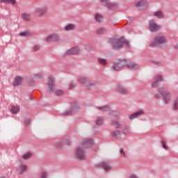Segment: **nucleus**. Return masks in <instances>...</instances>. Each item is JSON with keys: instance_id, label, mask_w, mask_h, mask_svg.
I'll use <instances>...</instances> for the list:
<instances>
[{"instance_id": "f257e3e1", "label": "nucleus", "mask_w": 178, "mask_h": 178, "mask_svg": "<svg viewBox=\"0 0 178 178\" xmlns=\"http://www.w3.org/2000/svg\"><path fill=\"white\" fill-rule=\"evenodd\" d=\"M111 47L116 51L122 49L123 47H125L127 51L130 50L131 46L129 42V40H126L124 37L122 38H113L109 40Z\"/></svg>"}, {"instance_id": "f03ea898", "label": "nucleus", "mask_w": 178, "mask_h": 178, "mask_svg": "<svg viewBox=\"0 0 178 178\" xmlns=\"http://www.w3.org/2000/svg\"><path fill=\"white\" fill-rule=\"evenodd\" d=\"M158 92L159 93L154 95L156 99H161V98H163V102L165 105L170 104L172 101V92L166 90L165 88H159L158 89Z\"/></svg>"}, {"instance_id": "7ed1b4c3", "label": "nucleus", "mask_w": 178, "mask_h": 178, "mask_svg": "<svg viewBox=\"0 0 178 178\" xmlns=\"http://www.w3.org/2000/svg\"><path fill=\"white\" fill-rule=\"evenodd\" d=\"M166 44H168V38L163 33H159L153 38L149 47L154 48V47H162V45H166Z\"/></svg>"}, {"instance_id": "20e7f679", "label": "nucleus", "mask_w": 178, "mask_h": 178, "mask_svg": "<svg viewBox=\"0 0 178 178\" xmlns=\"http://www.w3.org/2000/svg\"><path fill=\"white\" fill-rule=\"evenodd\" d=\"M74 157L79 161H84L87 154L86 153V147H83L81 145L75 149L74 153Z\"/></svg>"}, {"instance_id": "39448f33", "label": "nucleus", "mask_w": 178, "mask_h": 178, "mask_svg": "<svg viewBox=\"0 0 178 178\" xmlns=\"http://www.w3.org/2000/svg\"><path fill=\"white\" fill-rule=\"evenodd\" d=\"M56 81V79H55L53 76H49L48 77V81L47 83V92L48 94H54V92H55L56 90V84H55Z\"/></svg>"}, {"instance_id": "423d86ee", "label": "nucleus", "mask_w": 178, "mask_h": 178, "mask_svg": "<svg viewBox=\"0 0 178 178\" xmlns=\"http://www.w3.org/2000/svg\"><path fill=\"white\" fill-rule=\"evenodd\" d=\"M126 65H127V60L122 58L114 62L111 67V69L113 70H115L116 72H119V70H122L123 67H126Z\"/></svg>"}, {"instance_id": "0eeeda50", "label": "nucleus", "mask_w": 178, "mask_h": 178, "mask_svg": "<svg viewBox=\"0 0 178 178\" xmlns=\"http://www.w3.org/2000/svg\"><path fill=\"white\" fill-rule=\"evenodd\" d=\"M61 40L60 35L56 33H51L45 38L46 42H60Z\"/></svg>"}, {"instance_id": "6e6552de", "label": "nucleus", "mask_w": 178, "mask_h": 178, "mask_svg": "<svg viewBox=\"0 0 178 178\" xmlns=\"http://www.w3.org/2000/svg\"><path fill=\"white\" fill-rule=\"evenodd\" d=\"M161 29H162V26H161V25L156 24V22H155V20L152 19L149 21V31H151L152 33H157V31H159V30H161Z\"/></svg>"}, {"instance_id": "1a4fd4ad", "label": "nucleus", "mask_w": 178, "mask_h": 178, "mask_svg": "<svg viewBox=\"0 0 178 178\" xmlns=\"http://www.w3.org/2000/svg\"><path fill=\"white\" fill-rule=\"evenodd\" d=\"M79 54H80V47H75L67 51L65 53V54L63 55V58H66L67 56H70L71 55H79Z\"/></svg>"}, {"instance_id": "9d476101", "label": "nucleus", "mask_w": 178, "mask_h": 178, "mask_svg": "<svg viewBox=\"0 0 178 178\" xmlns=\"http://www.w3.org/2000/svg\"><path fill=\"white\" fill-rule=\"evenodd\" d=\"M115 91L122 94V95H126L129 94V89L122 84H117L115 86Z\"/></svg>"}, {"instance_id": "9b49d317", "label": "nucleus", "mask_w": 178, "mask_h": 178, "mask_svg": "<svg viewBox=\"0 0 178 178\" xmlns=\"http://www.w3.org/2000/svg\"><path fill=\"white\" fill-rule=\"evenodd\" d=\"M94 145V139L91 138H86L82 141V145H81L84 148H89V147H92Z\"/></svg>"}, {"instance_id": "f8f14e48", "label": "nucleus", "mask_w": 178, "mask_h": 178, "mask_svg": "<svg viewBox=\"0 0 178 178\" xmlns=\"http://www.w3.org/2000/svg\"><path fill=\"white\" fill-rule=\"evenodd\" d=\"M47 12V7L38 6V8H35L34 13H36L39 17H42L45 15V13Z\"/></svg>"}, {"instance_id": "ddd939ff", "label": "nucleus", "mask_w": 178, "mask_h": 178, "mask_svg": "<svg viewBox=\"0 0 178 178\" xmlns=\"http://www.w3.org/2000/svg\"><path fill=\"white\" fill-rule=\"evenodd\" d=\"M99 85V82L97 80L92 81L89 79L86 85V87L88 88V90H94V88H97V87H98Z\"/></svg>"}, {"instance_id": "4468645a", "label": "nucleus", "mask_w": 178, "mask_h": 178, "mask_svg": "<svg viewBox=\"0 0 178 178\" xmlns=\"http://www.w3.org/2000/svg\"><path fill=\"white\" fill-rule=\"evenodd\" d=\"M100 168H102L105 172H109L112 167H111V163L108 161H103L99 164Z\"/></svg>"}, {"instance_id": "2eb2a0df", "label": "nucleus", "mask_w": 178, "mask_h": 178, "mask_svg": "<svg viewBox=\"0 0 178 178\" xmlns=\"http://www.w3.org/2000/svg\"><path fill=\"white\" fill-rule=\"evenodd\" d=\"M145 112L143 110H139L131 115H129V119L130 120H133L134 119H137V118H140L142 115H144Z\"/></svg>"}, {"instance_id": "dca6fc26", "label": "nucleus", "mask_w": 178, "mask_h": 178, "mask_svg": "<svg viewBox=\"0 0 178 178\" xmlns=\"http://www.w3.org/2000/svg\"><path fill=\"white\" fill-rule=\"evenodd\" d=\"M79 109V106H72L70 108V110L65 111L63 113V116H69V115H72V113H74L76 111Z\"/></svg>"}, {"instance_id": "f3484780", "label": "nucleus", "mask_w": 178, "mask_h": 178, "mask_svg": "<svg viewBox=\"0 0 178 178\" xmlns=\"http://www.w3.org/2000/svg\"><path fill=\"white\" fill-rule=\"evenodd\" d=\"M148 3L144 0H141L140 1L138 2L136 4V8L139 9L140 10H143V9H145L147 8V5Z\"/></svg>"}, {"instance_id": "a211bd4d", "label": "nucleus", "mask_w": 178, "mask_h": 178, "mask_svg": "<svg viewBox=\"0 0 178 178\" xmlns=\"http://www.w3.org/2000/svg\"><path fill=\"white\" fill-rule=\"evenodd\" d=\"M111 137L115 138L116 140H120L122 138V131L120 130H115L111 133Z\"/></svg>"}, {"instance_id": "6ab92c4d", "label": "nucleus", "mask_w": 178, "mask_h": 178, "mask_svg": "<svg viewBox=\"0 0 178 178\" xmlns=\"http://www.w3.org/2000/svg\"><path fill=\"white\" fill-rule=\"evenodd\" d=\"M23 83V78L20 76H16L13 82V86L14 87H17V86H20Z\"/></svg>"}, {"instance_id": "aec40b11", "label": "nucleus", "mask_w": 178, "mask_h": 178, "mask_svg": "<svg viewBox=\"0 0 178 178\" xmlns=\"http://www.w3.org/2000/svg\"><path fill=\"white\" fill-rule=\"evenodd\" d=\"M89 80L90 79H88L87 76L84 75H80L78 76V81L81 83V84H86V86H87Z\"/></svg>"}, {"instance_id": "412c9836", "label": "nucleus", "mask_w": 178, "mask_h": 178, "mask_svg": "<svg viewBox=\"0 0 178 178\" xmlns=\"http://www.w3.org/2000/svg\"><path fill=\"white\" fill-rule=\"evenodd\" d=\"M27 170V165L21 163L19 167L17 168V172L19 175H23V173H26Z\"/></svg>"}, {"instance_id": "4be33fe9", "label": "nucleus", "mask_w": 178, "mask_h": 178, "mask_svg": "<svg viewBox=\"0 0 178 178\" xmlns=\"http://www.w3.org/2000/svg\"><path fill=\"white\" fill-rule=\"evenodd\" d=\"M104 6H106L108 9H113L114 5L110 3L109 0H100Z\"/></svg>"}, {"instance_id": "5701e85b", "label": "nucleus", "mask_w": 178, "mask_h": 178, "mask_svg": "<svg viewBox=\"0 0 178 178\" xmlns=\"http://www.w3.org/2000/svg\"><path fill=\"white\" fill-rule=\"evenodd\" d=\"M126 66H127L128 69H138V64L133 62V61H127Z\"/></svg>"}, {"instance_id": "b1692460", "label": "nucleus", "mask_w": 178, "mask_h": 178, "mask_svg": "<svg viewBox=\"0 0 178 178\" xmlns=\"http://www.w3.org/2000/svg\"><path fill=\"white\" fill-rule=\"evenodd\" d=\"M96 109H98L101 112H108V111H110L109 106L106 105V106H97Z\"/></svg>"}, {"instance_id": "393cba45", "label": "nucleus", "mask_w": 178, "mask_h": 178, "mask_svg": "<svg viewBox=\"0 0 178 178\" xmlns=\"http://www.w3.org/2000/svg\"><path fill=\"white\" fill-rule=\"evenodd\" d=\"M104 117L102 116H99L96 118L95 120V124L97 126H102L104 125Z\"/></svg>"}, {"instance_id": "a878e982", "label": "nucleus", "mask_w": 178, "mask_h": 178, "mask_svg": "<svg viewBox=\"0 0 178 178\" xmlns=\"http://www.w3.org/2000/svg\"><path fill=\"white\" fill-rule=\"evenodd\" d=\"M76 29H77V26L74 24H69L64 28L65 31H70V30H76Z\"/></svg>"}, {"instance_id": "bb28decb", "label": "nucleus", "mask_w": 178, "mask_h": 178, "mask_svg": "<svg viewBox=\"0 0 178 178\" xmlns=\"http://www.w3.org/2000/svg\"><path fill=\"white\" fill-rule=\"evenodd\" d=\"M111 124L113 126L115 129H123V124L120 123L118 121L112 120Z\"/></svg>"}, {"instance_id": "cd10ccee", "label": "nucleus", "mask_w": 178, "mask_h": 178, "mask_svg": "<svg viewBox=\"0 0 178 178\" xmlns=\"http://www.w3.org/2000/svg\"><path fill=\"white\" fill-rule=\"evenodd\" d=\"M172 111H178V97H177L172 101Z\"/></svg>"}, {"instance_id": "c85d7f7f", "label": "nucleus", "mask_w": 178, "mask_h": 178, "mask_svg": "<svg viewBox=\"0 0 178 178\" xmlns=\"http://www.w3.org/2000/svg\"><path fill=\"white\" fill-rule=\"evenodd\" d=\"M22 18L25 20V22H30V20H31V15L24 13L22 14Z\"/></svg>"}, {"instance_id": "c756f323", "label": "nucleus", "mask_w": 178, "mask_h": 178, "mask_svg": "<svg viewBox=\"0 0 178 178\" xmlns=\"http://www.w3.org/2000/svg\"><path fill=\"white\" fill-rule=\"evenodd\" d=\"M154 15L158 19H163L165 17V14H163V11L162 10L156 11Z\"/></svg>"}, {"instance_id": "7c9ffc66", "label": "nucleus", "mask_w": 178, "mask_h": 178, "mask_svg": "<svg viewBox=\"0 0 178 178\" xmlns=\"http://www.w3.org/2000/svg\"><path fill=\"white\" fill-rule=\"evenodd\" d=\"M97 62L103 66H106V65H108V60H106V58H98Z\"/></svg>"}, {"instance_id": "2f4dec72", "label": "nucleus", "mask_w": 178, "mask_h": 178, "mask_svg": "<svg viewBox=\"0 0 178 178\" xmlns=\"http://www.w3.org/2000/svg\"><path fill=\"white\" fill-rule=\"evenodd\" d=\"M10 112L13 115H16L17 113H19V112H20V107L17 106H13L10 109Z\"/></svg>"}, {"instance_id": "473e14b6", "label": "nucleus", "mask_w": 178, "mask_h": 178, "mask_svg": "<svg viewBox=\"0 0 178 178\" xmlns=\"http://www.w3.org/2000/svg\"><path fill=\"white\" fill-rule=\"evenodd\" d=\"M108 31V29L105 27L99 28L97 30V34H99V35H102V34H105Z\"/></svg>"}, {"instance_id": "72a5a7b5", "label": "nucleus", "mask_w": 178, "mask_h": 178, "mask_svg": "<svg viewBox=\"0 0 178 178\" xmlns=\"http://www.w3.org/2000/svg\"><path fill=\"white\" fill-rule=\"evenodd\" d=\"M1 3H11V5H16V0H0Z\"/></svg>"}, {"instance_id": "f704fd0d", "label": "nucleus", "mask_w": 178, "mask_h": 178, "mask_svg": "<svg viewBox=\"0 0 178 178\" xmlns=\"http://www.w3.org/2000/svg\"><path fill=\"white\" fill-rule=\"evenodd\" d=\"M53 94H54V95H57L58 97H60L61 95H63L64 92L63 90L56 88Z\"/></svg>"}, {"instance_id": "c9c22d12", "label": "nucleus", "mask_w": 178, "mask_h": 178, "mask_svg": "<svg viewBox=\"0 0 178 178\" xmlns=\"http://www.w3.org/2000/svg\"><path fill=\"white\" fill-rule=\"evenodd\" d=\"M95 19L96 22L99 23L101 22H102V20L104 19V17H102V15H101V14H97L95 17Z\"/></svg>"}, {"instance_id": "e433bc0d", "label": "nucleus", "mask_w": 178, "mask_h": 178, "mask_svg": "<svg viewBox=\"0 0 178 178\" xmlns=\"http://www.w3.org/2000/svg\"><path fill=\"white\" fill-rule=\"evenodd\" d=\"M154 80V81H157L158 83H159V81H163V76L159 74L156 75Z\"/></svg>"}, {"instance_id": "4c0bfd02", "label": "nucleus", "mask_w": 178, "mask_h": 178, "mask_svg": "<svg viewBox=\"0 0 178 178\" xmlns=\"http://www.w3.org/2000/svg\"><path fill=\"white\" fill-rule=\"evenodd\" d=\"M130 128L129 127H125L122 131L124 136H129L130 134Z\"/></svg>"}, {"instance_id": "58836bf2", "label": "nucleus", "mask_w": 178, "mask_h": 178, "mask_svg": "<svg viewBox=\"0 0 178 178\" xmlns=\"http://www.w3.org/2000/svg\"><path fill=\"white\" fill-rule=\"evenodd\" d=\"M20 37H29V35H33L29 31L22 32L19 33Z\"/></svg>"}, {"instance_id": "ea45409f", "label": "nucleus", "mask_w": 178, "mask_h": 178, "mask_svg": "<svg viewBox=\"0 0 178 178\" xmlns=\"http://www.w3.org/2000/svg\"><path fill=\"white\" fill-rule=\"evenodd\" d=\"M34 77L36 80H41V79H42L44 77V74H42V72H39L38 74H35L34 75Z\"/></svg>"}, {"instance_id": "a19ab883", "label": "nucleus", "mask_w": 178, "mask_h": 178, "mask_svg": "<svg viewBox=\"0 0 178 178\" xmlns=\"http://www.w3.org/2000/svg\"><path fill=\"white\" fill-rule=\"evenodd\" d=\"M40 177L41 178H48V177H49V173L47 171H42L40 173Z\"/></svg>"}, {"instance_id": "79ce46f5", "label": "nucleus", "mask_w": 178, "mask_h": 178, "mask_svg": "<svg viewBox=\"0 0 178 178\" xmlns=\"http://www.w3.org/2000/svg\"><path fill=\"white\" fill-rule=\"evenodd\" d=\"M31 156H33V154L31 152H27L22 156V158L23 159H29Z\"/></svg>"}, {"instance_id": "37998d69", "label": "nucleus", "mask_w": 178, "mask_h": 178, "mask_svg": "<svg viewBox=\"0 0 178 178\" xmlns=\"http://www.w3.org/2000/svg\"><path fill=\"white\" fill-rule=\"evenodd\" d=\"M152 88H158L159 87V82L154 80L153 83H152Z\"/></svg>"}, {"instance_id": "c03bdc74", "label": "nucleus", "mask_w": 178, "mask_h": 178, "mask_svg": "<svg viewBox=\"0 0 178 178\" xmlns=\"http://www.w3.org/2000/svg\"><path fill=\"white\" fill-rule=\"evenodd\" d=\"M85 48L87 51H92V49H94V47L90 44H87L85 46Z\"/></svg>"}, {"instance_id": "a18cd8bd", "label": "nucleus", "mask_w": 178, "mask_h": 178, "mask_svg": "<svg viewBox=\"0 0 178 178\" xmlns=\"http://www.w3.org/2000/svg\"><path fill=\"white\" fill-rule=\"evenodd\" d=\"M40 49H41V46L40 44H35L33 46V51L35 52H37V51H39Z\"/></svg>"}, {"instance_id": "49530a36", "label": "nucleus", "mask_w": 178, "mask_h": 178, "mask_svg": "<svg viewBox=\"0 0 178 178\" xmlns=\"http://www.w3.org/2000/svg\"><path fill=\"white\" fill-rule=\"evenodd\" d=\"M161 145H162L163 148H164V149L168 150V145H166V142H165L163 140H162L161 141Z\"/></svg>"}, {"instance_id": "de8ad7c7", "label": "nucleus", "mask_w": 178, "mask_h": 178, "mask_svg": "<svg viewBox=\"0 0 178 178\" xmlns=\"http://www.w3.org/2000/svg\"><path fill=\"white\" fill-rule=\"evenodd\" d=\"M31 122V119L30 118H26L25 120H24V124L25 125L29 127V126H30V122Z\"/></svg>"}, {"instance_id": "09e8293b", "label": "nucleus", "mask_w": 178, "mask_h": 178, "mask_svg": "<svg viewBox=\"0 0 178 178\" xmlns=\"http://www.w3.org/2000/svg\"><path fill=\"white\" fill-rule=\"evenodd\" d=\"M75 87H76V84L74 83V82L70 83V86H69L70 90H73V88H74Z\"/></svg>"}, {"instance_id": "8fccbe9b", "label": "nucleus", "mask_w": 178, "mask_h": 178, "mask_svg": "<svg viewBox=\"0 0 178 178\" xmlns=\"http://www.w3.org/2000/svg\"><path fill=\"white\" fill-rule=\"evenodd\" d=\"M120 152L122 154V156H124V158H126V153L124 152V149H121Z\"/></svg>"}, {"instance_id": "3c124183", "label": "nucleus", "mask_w": 178, "mask_h": 178, "mask_svg": "<svg viewBox=\"0 0 178 178\" xmlns=\"http://www.w3.org/2000/svg\"><path fill=\"white\" fill-rule=\"evenodd\" d=\"M65 144H66V145H70V144H72V140H70V139H67V140H65Z\"/></svg>"}, {"instance_id": "603ef678", "label": "nucleus", "mask_w": 178, "mask_h": 178, "mask_svg": "<svg viewBox=\"0 0 178 178\" xmlns=\"http://www.w3.org/2000/svg\"><path fill=\"white\" fill-rule=\"evenodd\" d=\"M111 116H119V113H116L115 111L111 112Z\"/></svg>"}, {"instance_id": "864d4df0", "label": "nucleus", "mask_w": 178, "mask_h": 178, "mask_svg": "<svg viewBox=\"0 0 178 178\" xmlns=\"http://www.w3.org/2000/svg\"><path fill=\"white\" fill-rule=\"evenodd\" d=\"M56 145H57V148L58 149L62 148V143L58 142L56 143Z\"/></svg>"}, {"instance_id": "5fc2aeb1", "label": "nucleus", "mask_w": 178, "mask_h": 178, "mask_svg": "<svg viewBox=\"0 0 178 178\" xmlns=\"http://www.w3.org/2000/svg\"><path fill=\"white\" fill-rule=\"evenodd\" d=\"M129 178H138V176L136 174H131Z\"/></svg>"}, {"instance_id": "6e6d98bb", "label": "nucleus", "mask_w": 178, "mask_h": 178, "mask_svg": "<svg viewBox=\"0 0 178 178\" xmlns=\"http://www.w3.org/2000/svg\"><path fill=\"white\" fill-rule=\"evenodd\" d=\"M175 49H178V44H176V45L175 46Z\"/></svg>"}, {"instance_id": "4d7b16f0", "label": "nucleus", "mask_w": 178, "mask_h": 178, "mask_svg": "<svg viewBox=\"0 0 178 178\" xmlns=\"http://www.w3.org/2000/svg\"><path fill=\"white\" fill-rule=\"evenodd\" d=\"M156 65H161V63H156Z\"/></svg>"}, {"instance_id": "13d9d810", "label": "nucleus", "mask_w": 178, "mask_h": 178, "mask_svg": "<svg viewBox=\"0 0 178 178\" xmlns=\"http://www.w3.org/2000/svg\"><path fill=\"white\" fill-rule=\"evenodd\" d=\"M19 162H22V160L19 159Z\"/></svg>"}]
</instances>
